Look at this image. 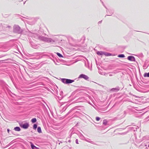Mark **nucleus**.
<instances>
[{"mask_svg": "<svg viewBox=\"0 0 149 149\" xmlns=\"http://www.w3.org/2000/svg\"><path fill=\"white\" fill-rule=\"evenodd\" d=\"M13 31L14 32L20 33L22 32V30L20 27L17 25H15L13 27Z\"/></svg>", "mask_w": 149, "mask_h": 149, "instance_id": "f257e3e1", "label": "nucleus"}, {"mask_svg": "<svg viewBox=\"0 0 149 149\" xmlns=\"http://www.w3.org/2000/svg\"><path fill=\"white\" fill-rule=\"evenodd\" d=\"M61 81L63 82L66 84L71 83L74 81L73 80L66 79H62Z\"/></svg>", "mask_w": 149, "mask_h": 149, "instance_id": "f03ea898", "label": "nucleus"}, {"mask_svg": "<svg viewBox=\"0 0 149 149\" xmlns=\"http://www.w3.org/2000/svg\"><path fill=\"white\" fill-rule=\"evenodd\" d=\"M20 126L22 127L25 129H26L29 127V125L28 123H26L24 124H22L20 125Z\"/></svg>", "mask_w": 149, "mask_h": 149, "instance_id": "7ed1b4c3", "label": "nucleus"}, {"mask_svg": "<svg viewBox=\"0 0 149 149\" xmlns=\"http://www.w3.org/2000/svg\"><path fill=\"white\" fill-rule=\"evenodd\" d=\"M79 77L83 78L86 80H88L89 79V77H88V76L84 74H80Z\"/></svg>", "mask_w": 149, "mask_h": 149, "instance_id": "20e7f679", "label": "nucleus"}, {"mask_svg": "<svg viewBox=\"0 0 149 149\" xmlns=\"http://www.w3.org/2000/svg\"><path fill=\"white\" fill-rule=\"evenodd\" d=\"M127 59L131 61H135V58L132 56H129L127 57Z\"/></svg>", "mask_w": 149, "mask_h": 149, "instance_id": "39448f33", "label": "nucleus"}, {"mask_svg": "<svg viewBox=\"0 0 149 149\" xmlns=\"http://www.w3.org/2000/svg\"><path fill=\"white\" fill-rule=\"evenodd\" d=\"M42 38H43L42 40H44L45 41H46L48 42H50L52 41V40L50 38H45L44 37H42Z\"/></svg>", "mask_w": 149, "mask_h": 149, "instance_id": "423d86ee", "label": "nucleus"}, {"mask_svg": "<svg viewBox=\"0 0 149 149\" xmlns=\"http://www.w3.org/2000/svg\"><path fill=\"white\" fill-rule=\"evenodd\" d=\"M85 140L86 141L90 143H92L93 144H94V142L93 141L91 140L90 139H85Z\"/></svg>", "mask_w": 149, "mask_h": 149, "instance_id": "0eeeda50", "label": "nucleus"}, {"mask_svg": "<svg viewBox=\"0 0 149 149\" xmlns=\"http://www.w3.org/2000/svg\"><path fill=\"white\" fill-rule=\"evenodd\" d=\"M104 52H103L102 51H98L97 52V54L99 55H104Z\"/></svg>", "mask_w": 149, "mask_h": 149, "instance_id": "6e6552de", "label": "nucleus"}, {"mask_svg": "<svg viewBox=\"0 0 149 149\" xmlns=\"http://www.w3.org/2000/svg\"><path fill=\"white\" fill-rule=\"evenodd\" d=\"M14 130L16 131H19L20 130V128L19 127H16L14 128Z\"/></svg>", "mask_w": 149, "mask_h": 149, "instance_id": "1a4fd4ad", "label": "nucleus"}, {"mask_svg": "<svg viewBox=\"0 0 149 149\" xmlns=\"http://www.w3.org/2000/svg\"><path fill=\"white\" fill-rule=\"evenodd\" d=\"M31 147L32 149H37V148L34 146L32 143L31 144Z\"/></svg>", "mask_w": 149, "mask_h": 149, "instance_id": "9d476101", "label": "nucleus"}, {"mask_svg": "<svg viewBox=\"0 0 149 149\" xmlns=\"http://www.w3.org/2000/svg\"><path fill=\"white\" fill-rule=\"evenodd\" d=\"M37 131L39 133H41L42 131L40 127H38L37 128Z\"/></svg>", "mask_w": 149, "mask_h": 149, "instance_id": "9b49d317", "label": "nucleus"}, {"mask_svg": "<svg viewBox=\"0 0 149 149\" xmlns=\"http://www.w3.org/2000/svg\"><path fill=\"white\" fill-rule=\"evenodd\" d=\"M104 55L107 56H111V54L104 52Z\"/></svg>", "mask_w": 149, "mask_h": 149, "instance_id": "f8f14e48", "label": "nucleus"}, {"mask_svg": "<svg viewBox=\"0 0 149 149\" xmlns=\"http://www.w3.org/2000/svg\"><path fill=\"white\" fill-rule=\"evenodd\" d=\"M37 120L36 118H33L31 120V122L33 123H35L36 122Z\"/></svg>", "mask_w": 149, "mask_h": 149, "instance_id": "ddd939ff", "label": "nucleus"}, {"mask_svg": "<svg viewBox=\"0 0 149 149\" xmlns=\"http://www.w3.org/2000/svg\"><path fill=\"white\" fill-rule=\"evenodd\" d=\"M119 90V89L116 88H113L111 89V91H117Z\"/></svg>", "mask_w": 149, "mask_h": 149, "instance_id": "4468645a", "label": "nucleus"}, {"mask_svg": "<svg viewBox=\"0 0 149 149\" xmlns=\"http://www.w3.org/2000/svg\"><path fill=\"white\" fill-rule=\"evenodd\" d=\"M144 76L145 77H149V72L148 73H145L144 75Z\"/></svg>", "mask_w": 149, "mask_h": 149, "instance_id": "2eb2a0df", "label": "nucleus"}, {"mask_svg": "<svg viewBox=\"0 0 149 149\" xmlns=\"http://www.w3.org/2000/svg\"><path fill=\"white\" fill-rule=\"evenodd\" d=\"M118 57L120 58H124L125 57V55L123 54H121L119 55Z\"/></svg>", "mask_w": 149, "mask_h": 149, "instance_id": "dca6fc26", "label": "nucleus"}, {"mask_svg": "<svg viewBox=\"0 0 149 149\" xmlns=\"http://www.w3.org/2000/svg\"><path fill=\"white\" fill-rule=\"evenodd\" d=\"M37 127V125L36 124H34L33 126V128L34 129H36Z\"/></svg>", "mask_w": 149, "mask_h": 149, "instance_id": "f3484780", "label": "nucleus"}, {"mask_svg": "<svg viewBox=\"0 0 149 149\" xmlns=\"http://www.w3.org/2000/svg\"><path fill=\"white\" fill-rule=\"evenodd\" d=\"M107 123V121L106 120H104L103 121V124L106 125Z\"/></svg>", "mask_w": 149, "mask_h": 149, "instance_id": "a211bd4d", "label": "nucleus"}, {"mask_svg": "<svg viewBox=\"0 0 149 149\" xmlns=\"http://www.w3.org/2000/svg\"><path fill=\"white\" fill-rule=\"evenodd\" d=\"M57 54L59 57H63V56H62V55L60 53H57Z\"/></svg>", "mask_w": 149, "mask_h": 149, "instance_id": "6ab92c4d", "label": "nucleus"}, {"mask_svg": "<svg viewBox=\"0 0 149 149\" xmlns=\"http://www.w3.org/2000/svg\"><path fill=\"white\" fill-rule=\"evenodd\" d=\"M96 119L97 121H99L100 119V118L99 117H97L96 118Z\"/></svg>", "mask_w": 149, "mask_h": 149, "instance_id": "aec40b11", "label": "nucleus"}, {"mask_svg": "<svg viewBox=\"0 0 149 149\" xmlns=\"http://www.w3.org/2000/svg\"><path fill=\"white\" fill-rule=\"evenodd\" d=\"M75 142H76V143L77 144H79L78 142V140L77 139H76V140Z\"/></svg>", "mask_w": 149, "mask_h": 149, "instance_id": "412c9836", "label": "nucleus"}, {"mask_svg": "<svg viewBox=\"0 0 149 149\" xmlns=\"http://www.w3.org/2000/svg\"><path fill=\"white\" fill-rule=\"evenodd\" d=\"M7 131H8V132L9 133V132L10 131V130L9 129H7Z\"/></svg>", "mask_w": 149, "mask_h": 149, "instance_id": "4be33fe9", "label": "nucleus"}, {"mask_svg": "<svg viewBox=\"0 0 149 149\" xmlns=\"http://www.w3.org/2000/svg\"><path fill=\"white\" fill-rule=\"evenodd\" d=\"M113 76V75L112 74H109V76Z\"/></svg>", "mask_w": 149, "mask_h": 149, "instance_id": "5701e85b", "label": "nucleus"}]
</instances>
